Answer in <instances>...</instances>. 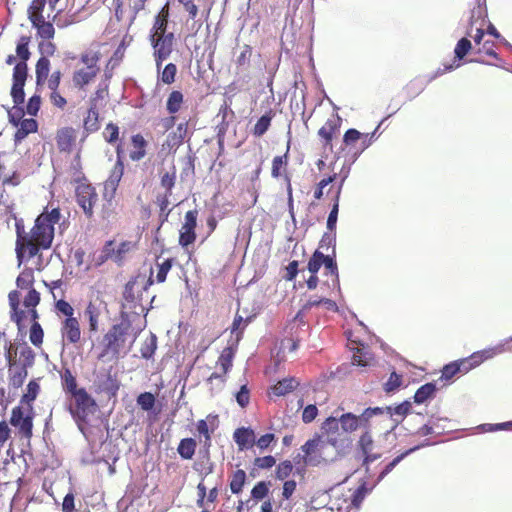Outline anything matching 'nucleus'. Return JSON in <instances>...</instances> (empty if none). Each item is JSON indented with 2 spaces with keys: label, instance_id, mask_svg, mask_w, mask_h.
<instances>
[{
  "label": "nucleus",
  "instance_id": "1",
  "mask_svg": "<svg viewBox=\"0 0 512 512\" xmlns=\"http://www.w3.org/2000/svg\"><path fill=\"white\" fill-rule=\"evenodd\" d=\"M61 218L60 208L49 204L36 217L29 231L25 230L22 223L15 224V253L18 266L32 258H37L39 266L36 269L41 270L42 253L52 247L55 238V225Z\"/></svg>",
  "mask_w": 512,
  "mask_h": 512
},
{
  "label": "nucleus",
  "instance_id": "2",
  "mask_svg": "<svg viewBox=\"0 0 512 512\" xmlns=\"http://www.w3.org/2000/svg\"><path fill=\"white\" fill-rule=\"evenodd\" d=\"M483 9L478 6L477 10L472 11L470 18V26L467 30V35L473 38L475 43L474 53L479 56L476 59L478 62H483V56H489L496 60L499 59L498 54L495 51V42L490 40H484L486 20L483 16Z\"/></svg>",
  "mask_w": 512,
  "mask_h": 512
},
{
  "label": "nucleus",
  "instance_id": "3",
  "mask_svg": "<svg viewBox=\"0 0 512 512\" xmlns=\"http://www.w3.org/2000/svg\"><path fill=\"white\" fill-rule=\"evenodd\" d=\"M131 322L127 317L114 324L103 335L101 346L102 351L98 358L103 359L106 356L118 358L120 352L125 349L126 343L130 337Z\"/></svg>",
  "mask_w": 512,
  "mask_h": 512
},
{
  "label": "nucleus",
  "instance_id": "4",
  "mask_svg": "<svg viewBox=\"0 0 512 512\" xmlns=\"http://www.w3.org/2000/svg\"><path fill=\"white\" fill-rule=\"evenodd\" d=\"M136 248V243L125 240L116 245L114 240L105 242L99 256L96 259V265L100 266L108 260H112L118 265H122L127 255Z\"/></svg>",
  "mask_w": 512,
  "mask_h": 512
},
{
  "label": "nucleus",
  "instance_id": "5",
  "mask_svg": "<svg viewBox=\"0 0 512 512\" xmlns=\"http://www.w3.org/2000/svg\"><path fill=\"white\" fill-rule=\"evenodd\" d=\"M75 197L78 206L82 209L88 220L94 218L95 207L99 201L96 188L89 182L79 183L75 188Z\"/></svg>",
  "mask_w": 512,
  "mask_h": 512
},
{
  "label": "nucleus",
  "instance_id": "6",
  "mask_svg": "<svg viewBox=\"0 0 512 512\" xmlns=\"http://www.w3.org/2000/svg\"><path fill=\"white\" fill-rule=\"evenodd\" d=\"M25 413L23 406L18 405L11 411L10 424L15 427L21 438L30 440L33 435V413L31 405L27 407Z\"/></svg>",
  "mask_w": 512,
  "mask_h": 512
},
{
  "label": "nucleus",
  "instance_id": "7",
  "mask_svg": "<svg viewBox=\"0 0 512 512\" xmlns=\"http://www.w3.org/2000/svg\"><path fill=\"white\" fill-rule=\"evenodd\" d=\"M71 397L74 400L75 408H70L72 415L80 421L86 422L90 414L96 410L95 400L88 394L84 388H79Z\"/></svg>",
  "mask_w": 512,
  "mask_h": 512
},
{
  "label": "nucleus",
  "instance_id": "8",
  "mask_svg": "<svg viewBox=\"0 0 512 512\" xmlns=\"http://www.w3.org/2000/svg\"><path fill=\"white\" fill-rule=\"evenodd\" d=\"M290 143L288 142L286 152L283 155L275 156L271 165V176L274 179L282 178L286 184V191L289 201H292L291 174L288 171Z\"/></svg>",
  "mask_w": 512,
  "mask_h": 512
},
{
  "label": "nucleus",
  "instance_id": "9",
  "mask_svg": "<svg viewBox=\"0 0 512 512\" xmlns=\"http://www.w3.org/2000/svg\"><path fill=\"white\" fill-rule=\"evenodd\" d=\"M28 77V66L24 63H16L12 74L11 97L15 106L25 101L24 86Z\"/></svg>",
  "mask_w": 512,
  "mask_h": 512
},
{
  "label": "nucleus",
  "instance_id": "10",
  "mask_svg": "<svg viewBox=\"0 0 512 512\" xmlns=\"http://www.w3.org/2000/svg\"><path fill=\"white\" fill-rule=\"evenodd\" d=\"M198 211L196 209L189 210L185 213L184 222L179 230V245L187 249L192 245L197 238L196 227H197Z\"/></svg>",
  "mask_w": 512,
  "mask_h": 512
},
{
  "label": "nucleus",
  "instance_id": "11",
  "mask_svg": "<svg viewBox=\"0 0 512 512\" xmlns=\"http://www.w3.org/2000/svg\"><path fill=\"white\" fill-rule=\"evenodd\" d=\"M151 44L154 48V59L157 71L159 72L163 62L169 58L173 51L174 34L168 33L167 35L150 37Z\"/></svg>",
  "mask_w": 512,
  "mask_h": 512
},
{
  "label": "nucleus",
  "instance_id": "12",
  "mask_svg": "<svg viewBox=\"0 0 512 512\" xmlns=\"http://www.w3.org/2000/svg\"><path fill=\"white\" fill-rule=\"evenodd\" d=\"M78 130L72 126L60 127L55 133V143L60 153L71 154L77 147Z\"/></svg>",
  "mask_w": 512,
  "mask_h": 512
},
{
  "label": "nucleus",
  "instance_id": "13",
  "mask_svg": "<svg viewBox=\"0 0 512 512\" xmlns=\"http://www.w3.org/2000/svg\"><path fill=\"white\" fill-rule=\"evenodd\" d=\"M341 121L338 114H333L318 130V136L325 151H333V139L337 137L340 132Z\"/></svg>",
  "mask_w": 512,
  "mask_h": 512
},
{
  "label": "nucleus",
  "instance_id": "14",
  "mask_svg": "<svg viewBox=\"0 0 512 512\" xmlns=\"http://www.w3.org/2000/svg\"><path fill=\"white\" fill-rule=\"evenodd\" d=\"M358 449L364 455L363 465H368L381 457V452L377 451V445L374 441L370 429L362 432L357 442Z\"/></svg>",
  "mask_w": 512,
  "mask_h": 512
},
{
  "label": "nucleus",
  "instance_id": "15",
  "mask_svg": "<svg viewBox=\"0 0 512 512\" xmlns=\"http://www.w3.org/2000/svg\"><path fill=\"white\" fill-rule=\"evenodd\" d=\"M9 122L17 128L14 134V144H20L28 135L38 131V122L33 118H15L9 117Z\"/></svg>",
  "mask_w": 512,
  "mask_h": 512
},
{
  "label": "nucleus",
  "instance_id": "16",
  "mask_svg": "<svg viewBox=\"0 0 512 512\" xmlns=\"http://www.w3.org/2000/svg\"><path fill=\"white\" fill-rule=\"evenodd\" d=\"M375 131L372 133H361L357 129H348L343 136V144L348 148H358L363 151L368 148L373 141Z\"/></svg>",
  "mask_w": 512,
  "mask_h": 512
},
{
  "label": "nucleus",
  "instance_id": "17",
  "mask_svg": "<svg viewBox=\"0 0 512 512\" xmlns=\"http://www.w3.org/2000/svg\"><path fill=\"white\" fill-rule=\"evenodd\" d=\"M62 340L68 344L76 345L81 341V326L77 317L65 318L60 328Z\"/></svg>",
  "mask_w": 512,
  "mask_h": 512
},
{
  "label": "nucleus",
  "instance_id": "18",
  "mask_svg": "<svg viewBox=\"0 0 512 512\" xmlns=\"http://www.w3.org/2000/svg\"><path fill=\"white\" fill-rule=\"evenodd\" d=\"M338 424L341 425L342 429L347 433H352L359 428L357 415L353 413H344L339 419L329 417L324 423L326 429H338Z\"/></svg>",
  "mask_w": 512,
  "mask_h": 512
},
{
  "label": "nucleus",
  "instance_id": "19",
  "mask_svg": "<svg viewBox=\"0 0 512 512\" xmlns=\"http://www.w3.org/2000/svg\"><path fill=\"white\" fill-rule=\"evenodd\" d=\"M20 297L21 294L18 290H12L8 294L11 320L16 323L19 331L25 327L24 319L28 316L27 312L20 308Z\"/></svg>",
  "mask_w": 512,
  "mask_h": 512
},
{
  "label": "nucleus",
  "instance_id": "20",
  "mask_svg": "<svg viewBox=\"0 0 512 512\" xmlns=\"http://www.w3.org/2000/svg\"><path fill=\"white\" fill-rule=\"evenodd\" d=\"M105 307V302L99 298L94 301L91 300L87 304L85 309V316L88 318L90 332L95 333L99 330L100 316L102 314V310Z\"/></svg>",
  "mask_w": 512,
  "mask_h": 512
},
{
  "label": "nucleus",
  "instance_id": "21",
  "mask_svg": "<svg viewBox=\"0 0 512 512\" xmlns=\"http://www.w3.org/2000/svg\"><path fill=\"white\" fill-rule=\"evenodd\" d=\"M472 50V43L471 41L463 37L461 38L454 49L455 59L453 64H450L448 66H445L443 69H438L436 72L437 75H442L445 72L452 71L455 68H458L460 66V61L469 53V51Z\"/></svg>",
  "mask_w": 512,
  "mask_h": 512
},
{
  "label": "nucleus",
  "instance_id": "22",
  "mask_svg": "<svg viewBox=\"0 0 512 512\" xmlns=\"http://www.w3.org/2000/svg\"><path fill=\"white\" fill-rule=\"evenodd\" d=\"M492 356V353L487 350L478 351L473 354H471L469 357L462 358L459 360H456V363L459 365V373L465 374L472 370L473 368L479 366L481 363H483L486 359L490 358Z\"/></svg>",
  "mask_w": 512,
  "mask_h": 512
},
{
  "label": "nucleus",
  "instance_id": "23",
  "mask_svg": "<svg viewBox=\"0 0 512 512\" xmlns=\"http://www.w3.org/2000/svg\"><path fill=\"white\" fill-rule=\"evenodd\" d=\"M98 71H95L93 67H82L75 70L72 74V82L75 88L78 90H84L89 84H91L97 75Z\"/></svg>",
  "mask_w": 512,
  "mask_h": 512
},
{
  "label": "nucleus",
  "instance_id": "24",
  "mask_svg": "<svg viewBox=\"0 0 512 512\" xmlns=\"http://www.w3.org/2000/svg\"><path fill=\"white\" fill-rule=\"evenodd\" d=\"M255 438V433L251 428L240 427L233 433V439L241 451L253 447Z\"/></svg>",
  "mask_w": 512,
  "mask_h": 512
},
{
  "label": "nucleus",
  "instance_id": "25",
  "mask_svg": "<svg viewBox=\"0 0 512 512\" xmlns=\"http://www.w3.org/2000/svg\"><path fill=\"white\" fill-rule=\"evenodd\" d=\"M115 196H116V194L105 193V192L102 193L103 203H102L101 209H100V217L103 220L109 221L111 219L116 218V216L118 214L117 213L118 203L115 199Z\"/></svg>",
  "mask_w": 512,
  "mask_h": 512
},
{
  "label": "nucleus",
  "instance_id": "26",
  "mask_svg": "<svg viewBox=\"0 0 512 512\" xmlns=\"http://www.w3.org/2000/svg\"><path fill=\"white\" fill-rule=\"evenodd\" d=\"M124 165L114 164L110 174L103 184V192L116 194L119 183L124 175Z\"/></svg>",
  "mask_w": 512,
  "mask_h": 512
},
{
  "label": "nucleus",
  "instance_id": "27",
  "mask_svg": "<svg viewBox=\"0 0 512 512\" xmlns=\"http://www.w3.org/2000/svg\"><path fill=\"white\" fill-rule=\"evenodd\" d=\"M131 145L130 159L136 162L142 160L147 154L148 142L146 139L141 134H135L131 137Z\"/></svg>",
  "mask_w": 512,
  "mask_h": 512
},
{
  "label": "nucleus",
  "instance_id": "28",
  "mask_svg": "<svg viewBox=\"0 0 512 512\" xmlns=\"http://www.w3.org/2000/svg\"><path fill=\"white\" fill-rule=\"evenodd\" d=\"M344 181H345V177H343L341 179V181L339 182L336 192H335V195L332 199L333 206H332V209H331V211L328 215V219H327V228L330 232H333L336 229V223H337L338 211H339V202H340V196L342 193Z\"/></svg>",
  "mask_w": 512,
  "mask_h": 512
},
{
  "label": "nucleus",
  "instance_id": "29",
  "mask_svg": "<svg viewBox=\"0 0 512 512\" xmlns=\"http://www.w3.org/2000/svg\"><path fill=\"white\" fill-rule=\"evenodd\" d=\"M83 129L86 135L94 133L100 129L98 108L88 107L86 116L83 119Z\"/></svg>",
  "mask_w": 512,
  "mask_h": 512
},
{
  "label": "nucleus",
  "instance_id": "30",
  "mask_svg": "<svg viewBox=\"0 0 512 512\" xmlns=\"http://www.w3.org/2000/svg\"><path fill=\"white\" fill-rule=\"evenodd\" d=\"M299 384H300L299 381L294 377L284 378V379L278 381L271 388V390H272L273 395H275L277 397L285 396L288 393L295 390L299 386Z\"/></svg>",
  "mask_w": 512,
  "mask_h": 512
},
{
  "label": "nucleus",
  "instance_id": "31",
  "mask_svg": "<svg viewBox=\"0 0 512 512\" xmlns=\"http://www.w3.org/2000/svg\"><path fill=\"white\" fill-rule=\"evenodd\" d=\"M424 444L422 445H416L410 449H407L405 450L404 452L400 453L399 455H397L391 462H389L383 469L382 471L379 473L377 479H376V483H379L380 481H382L390 472H392V470L404 459L406 458L408 455H410L411 453H413L414 451L418 450L419 448L423 447Z\"/></svg>",
  "mask_w": 512,
  "mask_h": 512
},
{
  "label": "nucleus",
  "instance_id": "32",
  "mask_svg": "<svg viewBox=\"0 0 512 512\" xmlns=\"http://www.w3.org/2000/svg\"><path fill=\"white\" fill-rule=\"evenodd\" d=\"M275 112L269 109L264 115H262L255 123L252 134L255 137H262L270 128Z\"/></svg>",
  "mask_w": 512,
  "mask_h": 512
},
{
  "label": "nucleus",
  "instance_id": "33",
  "mask_svg": "<svg viewBox=\"0 0 512 512\" xmlns=\"http://www.w3.org/2000/svg\"><path fill=\"white\" fill-rule=\"evenodd\" d=\"M197 441L194 438H183L180 440L177 452L182 459L190 460L195 455Z\"/></svg>",
  "mask_w": 512,
  "mask_h": 512
},
{
  "label": "nucleus",
  "instance_id": "34",
  "mask_svg": "<svg viewBox=\"0 0 512 512\" xmlns=\"http://www.w3.org/2000/svg\"><path fill=\"white\" fill-rule=\"evenodd\" d=\"M50 72V60L46 57H40L36 63L35 74H36V84L43 85Z\"/></svg>",
  "mask_w": 512,
  "mask_h": 512
},
{
  "label": "nucleus",
  "instance_id": "35",
  "mask_svg": "<svg viewBox=\"0 0 512 512\" xmlns=\"http://www.w3.org/2000/svg\"><path fill=\"white\" fill-rule=\"evenodd\" d=\"M235 356V351L232 347H226L222 350L220 356L217 360V366L224 373H228L233 366V359Z\"/></svg>",
  "mask_w": 512,
  "mask_h": 512
},
{
  "label": "nucleus",
  "instance_id": "36",
  "mask_svg": "<svg viewBox=\"0 0 512 512\" xmlns=\"http://www.w3.org/2000/svg\"><path fill=\"white\" fill-rule=\"evenodd\" d=\"M183 102H184L183 93L178 90L172 91L169 94V96L167 98V102H166V109H167L168 113L171 115H174L177 112H179L183 105Z\"/></svg>",
  "mask_w": 512,
  "mask_h": 512
},
{
  "label": "nucleus",
  "instance_id": "37",
  "mask_svg": "<svg viewBox=\"0 0 512 512\" xmlns=\"http://www.w3.org/2000/svg\"><path fill=\"white\" fill-rule=\"evenodd\" d=\"M35 281L34 270L31 267H25L16 279V285L19 289H31Z\"/></svg>",
  "mask_w": 512,
  "mask_h": 512
},
{
  "label": "nucleus",
  "instance_id": "38",
  "mask_svg": "<svg viewBox=\"0 0 512 512\" xmlns=\"http://www.w3.org/2000/svg\"><path fill=\"white\" fill-rule=\"evenodd\" d=\"M31 38L29 36H21L17 42L16 46V55L20 59L18 63L27 64L31 56V52L29 51V43Z\"/></svg>",
  "mask_w": 512,
  "mask_h": 512
},
{
  "label": "nucleus",
  "instance_id": "39",
  "mask_svg": "<svg viewBox=\"0 0 512 512\" xmlns=\"http://www.w3.org/2000/svg\"><path fill=\"white\" fill-rule=\"evenodd\" d=\"M333 254H335L334 251H333ZM323 266L325 268L326 275H330V277H331L332 285L333 286L339 285L338 266H337V263L335 260V255H333V256L326 255L325 263H323Z\"/></svg>",
  "mask_w": 512,
  "mask_h": 512
},
{
  "label": "nucleus",
  "instance_id": "40",
  "mask_svg": "<svg viewBox=\"0 0 512 512\" xmlns=\"http://www.w3.org/2000/svg\"><path fill=\"white\" fill-rule=\"evenodd\" d=\"M246 482V472L242 469H237L233 472L230 479V490L233 494H239L242 492Z\"/></svg>",
  "mask_w": 512,
  "mask_h": 512
},
{
  "label": "nucleus",
  "instance_id": "41",
  "mask_svg": "<svg viewBox=\"0 0 512 512\" xmlns=\"http://www.w3.org/2000/svg\"><path fill=\"white\" fill-rule=\"evenodd\" d=\"M61 381L63 390L72 395L75 391H78L76 377L72 374L69 368H65L61 373Z\"/></svg>",
  "mask_w": 512,
  "mask_h": 512
},
{
  "label": "nucleus",
  "instance_id": "42",
  "mask_svg": "<svg viewBox=\"0 0 512 512\" xmlns=\"http://www.w3.org/2000/svg\"><path fill=\"white\" fill-rule=\"evenodd\" d=\"M176 183V167L173 165L169 170L160 173V186L165 190L164 192L172 193Z\"/></svg>",
  "mask_w": 512,
  "mask_h": 512
},
{
  "label": "nucleus",
  "instance_id": "43",
  "mask_svg": "<svg viewBox=\"0 0 512 512\" xmlns=\"http://www.w3.org/2000/svg\"><path fill=\"white\" fill-rule=\"evenodd\" d=\"M172 196V193L164 192L159 193L156 196V204L159 207L160 217H162L163 221L167 220L171 209H169L170 201L169 198Z\"/></svg>",
  "mask_w": 512,
  "mask_h": 512
},
{
  "label": "nucleus",
  "instance_id": "44",
  "mask_svg": "<svg viewBox=\"0 0 512 512\" xmlns=\"http://www.w3.org/2000/svg\"><path fill=\"white\" fill-rule=\"evenodd\" d=\"M436 391V386L433 383H426L419 387L414 395L415 403L422 404L427 399L432 397Z\"/></svg>",
  "mask_w": 512,
  "mask_h": 512
},
{
  "label": "nucleus",
  "instance_id": "45",
  "mask_svg": "<svg viewBox=\"0 0 512 512\" xmlns=\"http://www.w3.org/2000/svg\"><path fill=\"white\" fill-rule=\"evenodd\" d=\"M383 412L384 408L381 407H369L365 409L361 415L357 416L359 427H363L365 430L369 429L370 419L375 415L383 414Z\"/></svg>",
  "mask_w": 512,
  "mask_h": 512
},
{
  "label": "nucleus",
  "instance_id": "46",
  "mask_svg": "<svg viewBox=\"0 0 512 512\" xmlns=\"http://www.w3.org/2000/svg\"><path fill=\"white\" fill-rule=\"evenodd\" d=\"M197 432L200 436L204 437L203 445L206 449H209L212 445V433L214 429H209L207 420L200 419L196 424Z\"/></svg>",
  "mask_w": 512,
  "mask_h": 512
},
{
  "label": "nucleus",
  "instance_id": "47",
  "mask_svg": "<svg viewBox=\"0 0 512 512\" xmlns=\"http://www.w3.org/2000/svg\"><path fill=\"white\" fill-rule=\"evenodd\" d=\"M101 54L99 51L95 52H83L80 55V62L85 65V67H93L95 71L100 72V67L98 66V63L100 61Z\"/></svg>",
  "mask_w": 512,
  "mask_h": 512
},
{
  "label": "nucleus",
  "instance_id": "48",
  "mask_svg": "<svg viewBox=\"0 0 512 512\" xmlns=\"http://www.w3.org/2000/svg\"><path fill=\"white\" fill-rule=\"evenodd\" d=\"M325 256L319 249L315 250L308 261L307 269L311 274H317L325 263Z\"/></svg>",
  "mask_w": 512,
  "mask_h": 512
},
{
  "label": "nucleus",
  "instance_id": "49",
  "mask_svg": "<svg viewBox=\"0 0 512 512\" xmlns=\"http://www.w3.org/2000/svg\"><path fill=\"white\" fill-rule=\"evenodd\" d=\"M174 259L168 258L165 259L162 263L156 264L157 266V274H156V282L157 283H163L166 281L167 274L171 270L173 266Z\"/></svg>",
  "mask_w": 512,
  "mask_h": 512
},
{
  "label": "nucleus",
  "instance_id": "50",
  "mask_svg": "<svg viewBox=\"0 0 512 512\" xmlns=\"http://www.w3.org/2000/svg\"><path fill=\"white\" fill-rule=\"evenodd\" d=\"M44 331L38 322L32 323L29 331L30 342L35 347H40L43 343Z\"/></svg>",
  "mask_w": 512,
  "mask_h": 512
},
{
  "label": "nucleus",
  "instance_id": "51",
  "mask_svg": "<svg viewBox=\"0 0 512 512\" xmlns=\"http://www.w3.org/2000/svg\"><path fill=\"white\" fill-rule=\"evenodd\" d=\"M249 318L244 319L241 315L236 314L232 322L230 331L236 333V340L239 341L243 335L246 326L249 323Z\"/></svg>",
  "mask_w": 512,
  "mask_h": 512
},
{
  "label": "nucleus",
  "instance_id": "52",
  "mask_svg": "<svg viewBox=\"0 0 512 512\" xmlns=\"http://www.w3.org/2000/svg\"><path fill=\"white\" fill-rule=\"evenodd\" d=\"M101 389L111 396H115L120 388V384L115 375L110 373L107 375L106 380L102 382Z\"/></svg>",
  "mask_w": 512,
  "mask_h": 512
},
{
  "label": "nucleus",
  "instance_id": "53",
  "mask_svg": "<svg viewBox=\"0 0 512 512\" xmlns=\"http://www.w3.org/2000/svg\"><path fill=\"white\" fill-rule=\"evenodd\" d=\"M336 179H337V173H335V172L332 175H329V176L321 179L315 187L314 195H313L314 199L321 200L324 195V188L326 186H328L329 184L335 182Z\"/></svg>",
  "mask_w": 512,
  "mask_h": 512
},
{
  "label": "nucleus",
  "instance_id": "54",
  "mask_svg": "<svg viewBox=\"0 0 512 512\" xmlns=\"http://www.w3.org/2000/svg\"><path fill=\"white\" fill-rule=\"evenodd\" d=\"M119 127L110 122L106 125L103 131V137L105 141L109 144H115L119 141Z\"/></svg>",
  "mask_w": 512,
  "mask_h": 512
},
{
  "label": "nucleus",
  "instance_id": "55",
  "mask_svg": "<svg viewBox=\"0 0 512 512\" xmlns=\"http://www.w3.org/2000/svg\"><path fill=\"white\" fill-rule=\"evenodd\" d=\"M293 468H294V466L290 460H284V461L280 462L277 465L276 470H275L276 479H278V480L287 479L291 475Z\"/></svg>",
  "mask_w": 512,
  "mask_h": 512
},
{
  "label": "nucleus",
  "instance_id": "56",
  "mask_svg": "<svg viewBox=\"0 0 512 512\" xmlns=\"http://www.w3.org/2000/svg\"><path fill=\"white\" fill-rule=\"evenodd\" d=\"M28 375V372L25 367H20L15 369L9 377L10 385L14 388H19L23 385L26 377Z\"/></svg>",
  "mask_w": 512,
  "mask_h": 512
},
{
  "label": "nucleus",
  "instance_id": "57",
  "mask_svg": "<svg viewBox=\"0 0 512 512\" xmlns=\"http://www.w3.org/2000/svg\"><path fill=\"white\" fill-rule=\"evenodd\" d=\"M176 74L177 66L174 63H168L164 67L160 79L164 84L170 85L175 82Z\"/></svg>",
  "mask_w": 512,
  "mask_h": 512
},
{
  "label": "nucleus",
  "instance_id": "58",
  "mask_svg": "<svg viewBox=\"0 0 512 512\" xmlns=\"http://www.w3.org/2000/svg\"><path fill=\"white\" fill-rule=\"evenodd\" d=\"M155 396L151 392L141 393L137 397V404L144 411H150L155 405Z\"/></svg>",
  "mask_w": 512,
  "mask_h": 512
},
{
  "label": "nucleus",
  "instance_id": "59",
  "mask_svg": "<svg viewBox=\"0 0 512 512\" xmlns=\"http://www.w3.org/2000/svg\"><path fill=\"white\" fill-rule=\"evenodd\" d=\"M370 489L366 487V483H362L351 495V503L354 507L358 508L362 504Z\"/></svg>",
  "mask_w": 512,
  "mask_h": 512
},
{
  "label": "nucleus",
  "instance_id": "60",
  "mask_svg": "<svg viewBox=\"0 0 512 512\" xmlns=\"http://www.w3.org/2000/svg\"><path fill=\"white\" fill-rule=\"evenodd\" d=\"M157 348V341L155 336H151L150 339L146 340L140 349L141 356L145 359H151Z\"/></svg>",
  "mask_w": 512,
  "mask_h": 512
},
{
  "label": "nucleus",
  "instance_id": "61",
  "mask_svg": "<svg viewBox=\"0 0 512 512\" xmlns=\"http://www.w3.org/2000/svg\"><path fill=\"white\" fill-rule=\"evenodd\" d=\"M108 96V87H98L89 99V107L99 109L100 101H103Z\"/></svg>",
  "mask_w": 512,
  "mask_h": 512
},
{
  "label": "nucleus",
  "instance_id": "62",
  "mask_svg": "<svg viewBox=\"0 0 512 512\" xmlns=\"http://www.w3.org/2000/svg\"><path fill=\"white\" fill-rule=\"evenodd\" d=\"M372 359L371 355L364 351V347L356 348L352 357V363L359 366H367Z\"/></svg>",
  "mask_w": 512,
  "mask_h": 512
},
{
  "label": "nucleus",
  "instance_id": "63",
  "mask_svg": "<svg viewBox=\"0 0 512 512\" xmlns=\"http://www.w3.org/2000/svg\"><path fill=\"white\" fill-rule=\"evenodd\" d=\"M252 56V47L250 45H244L240 54L237 56L235 62L237 67L249 66Z\"/></svg>",
  "mask_w": 512,
  "mask_h": 512
},
{
  "label": "nucleus",
  "instance_id": "64",
  "mask_svg": "<svg viewBox=\"0 0 512 512\" xmlns=\"http://www.w3.org/2000/svg\"><path fill=\"white\" fill-rule=\"evenodd\" d=\"M402 384V376L396 372L390 374L389 379L384 384L383 388L386 393H392L396 391Z\"/></svg>",
  "mask_w": 512,
  "mask_h": 512
}]
</instances>
